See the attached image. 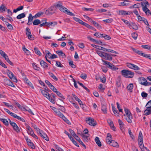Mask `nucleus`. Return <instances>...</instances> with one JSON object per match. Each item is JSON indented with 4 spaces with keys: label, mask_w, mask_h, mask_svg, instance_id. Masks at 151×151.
I'll return each mask as SVG.
<instances>
[{
    "label": "nucleus",
    "mask_w": 151,
    "mask_h": 151,
    "mask_svg": "<svg viewBox=\"0 0 151 151\" xmlns=\"http://www.w3.org/2000/svg\"><path fill=\"white\" fill-rule=\"evenodd\" d=\"M124 110L127 116V117L125 118L126 119L128 123H131L132 122L131 119L132 116V115H131V112L128 109L126 108H124Z\"/></svg>",
    "instance_id": "f257e3e1"
},
{
    "label": "nucleus",
    "mask_w": 151,
    "mask_h": 151,
    "mask_svg": "<svg viewBox=\"0 0 151 151\" xmlns=\"http://www.w3.org/2000/svg\"><path fill=\"white\" fill-rule=\"evenodd\" d=\"M122 75L127 78H132V72L127 70H123L121 71Z\"/></svg>",
    "instance_id": "f03ea898"
},
{
    "label": "nucleus",
    "mask_w": 151,
    "mask_h": 151,
    "mask_svg": "<svg viewBox=\"0 0 151 151\" xmlns=\"http://www.w3.org/2000/svg\"><path fill=\"white\" fill-rule=\"evenodd\" d=\"M42 94L47 99H48L49 101L52 104H54L55 103V101L54 99H52L51 97H50L49 94L48 93L46 92V91L42 90H41Z\"/></svg>",
    "instance_id": "7ed1b4c3"
},
{
    "label": "nucleus",
    "mask_w": 151,
    "mask_h": 151,
    "mask_svg": "<svg viewBox=\"0 0 151 151\" xmlns=\"http://www.w3.org/2000/svg\"><path fill=\"white\" fill-rule=\"evenodd\" d=\"M102 61L104 63L105 65L108 68H110L113 70H116L118 69V68H116L115 66L113 65L110 63L106 61L103 59L102 60Z\"/></svg>",
    "instance_id": "20e7f679"
},
{
    "label": "nucleus",
    "mask_w": 151,
    "mask_h": 151,
    "mask_svg": "<svg viewBox=\"0 0 151 151\" xmlns=\"http://www.w3.org/2000/svg\"><path fill=\"white\" fill-rule=\"evenodd\" d=\"M26 128L27 129V131L28 133L31 135L33 137L36 138L38 139L37 137L35 135L34 132H33L32 129L29 126L27 125H26Z\"/></svg>",
    "instance_id": "39448f33"
},
{
    "label": "nucleus",
    "mask_w": 151,
    "mask_h": 151,
    "mask_svg": "<svg viewBox=\"0 0 151 151\" xmlns=\"http://www.w3.org/2000/svg\"><path fill=\"white\" fill-rule=\"evenodd\" d=\"M139 81L140 84L145 86H149L151 84V83L148 82L143 77H140Z\"/></svg>",
    "instance_id": "423d86ee"
},
{
    "label": "nucleus",
    "mask_w": 151,
    "mask_h": 151,
    "mask_svg": "<svg viewBox=\"0 0 151 151\" xmlns=\"http://www.w3.org/2000/svg\"><path fill=\"white\" fill-rule=\"evenodd\" d=\"M86 121L91 126H94L96 124V122L94 119L91 117L86 118Z\"/></svg>",
    "instance_id": "0eeeda50"
},
{
    "label": "nucleus",
    "mask_w": 151,
    "mask_h": 151,
    "mask_svg": "<svg viewBox=\"0 0 151 151\" xmlns=\"http://www.w3.org/2000/svg\"><path fill=\"white\" fill-rule=\"evenodd\" d=\"M62 3L61 2H59L58 4L55 5V7L58 8L61 11L65 12V11L66 10V8L63 7L62 5Z\"/></svg>",
    "instance_id": "6e6552de"
},
{
    "label": "nucleus",
    "mask_w": 151,
    "mask_h": 151,
    "mask_svg": "<svg viewBox=\"0 0 151 151\" xmlns=\"http://www.w3.org/2000/svg\"><path fill=\"white\" fill-rule=\"evenodd\" d=\"M6 73L10 79H12L13 81L17 82V80L12 72L8 70H7Z\"/></svg>",
    "instance_id": "1a4fd4ad"
},
{
    "label": "nucleus",
    "mask_w": 151,
    "mask_h": 151,
    "mask_svg": "<svg viewBox=\"0 0 151 151\" xmlns=\"http://www.w3.org/2000/svg\"><path fill=\"white\" fill-rule=\"evenodd\" d=\"M56 11L55 6H51L47 10H46L45 13L47 14H54Z\"/></svg>",
    "instance_id": "9d476101"
},
{
    "label": "nucleus",
    "mask_w": 151,
    "mask_h": 151,
    "mask_svg": "<svg viewBox=\"0 0 151 151\" xmlns=\"http://www.w3.org/2000/svg\"><path fill=\"white\" fill-rule=\"evenodd\" d=\"M138 142L139 146L143 144L142 134L141 131H140L139 133L138 138Z\"/></svg>",
    "instance_id": "9b49d317"
},
{
    "label": "nucleus",
    "mask_w": 151,
    "mask_h": 151,
    "mask_svg": "<svg viewBox=\"0 0 151 151\" xmlns=\"http://www.w3.org/2000/svg\"><path fill=\"white\" fill-rule=\"evenodd\" d=\"M4 83L5 84L11 86L12 87H15L14 85L13 84V83L9 80L5 78L4 79Z\"/></svg>",
    "instance_id": "f8f14e48"
},
{
    "label": "nucleus",
    "mask_w": 151,
    "mask_h": 151,
    "mask_svg": "<svg viewBox=\"0 0 151 151\" xmlns=\"http://www.w3.org/2000/svg\"><path fill=\"white\" fill-rule=\"evenodd\" d=\"M112 139L111 134L109 133H108L106 139V143L109 145L111 144V141L113 140Z\"/></svg>",
    "instance_id": "ddd939ff"
},
{
    "label": "nucleus",
    "mask_w": 151,
    "mask_h": 151,
    "mask_svg": "<svg viewBox=\"0 0 151 151\" xmlns=\"http://www.w3.org/2000/svg\"><path fill=\"white\" fill-rule=\"evenodd\" d=\"M103 58L105 60L110 61L111 60H112V58L111 57V55L109 54L106 53H104Z\"/></svg>",
    "instance_id": "4468645a"
},
{
    "label": "nucleus",
    "mask_w": 151,
    "mask_h": 151,
    "mask_svg": "<svg viewBox=\"0 0 151 151\" xmlns=\"http://www.w3.org/2000/svg\"><path fill=\"white\" fill-rule=\"evenodd\" d=\"M140 69V68L137 66L133 64V70H134L137 73L139 74H141L142 73L139 70Z\"/></svg>",
    "instance_id": "2eb2a0df"
},
{
    "label": "nucleus",
    "mask_w": 151,
    "mask_h": 151,
    "mask_svg": "<svg viewBox=\"0 0 151 151\" xmlns=\"http://www.w3.org/2000/svg\"><path fill=\"white\" fill-rule=\"evenodd\" d=\"M54 109H55V110L54 111L56 113V115L63 119V117L65 116L62 113L60 112L58 109H57L55 108H54Z\"/></svg>",
    "instance_id": "dca6fc26"
},
{
    "label": "nucleus",
    "mask_w": 151,
    "mask_h": 151,
    "mask_svg": "<svg viewBox=\"0 0 151 151\" xmlns=\"http://www.w3.org/2000/svg\"><path fill=\"white\" fill-rule=\"evenodd\" d=\"M146 108L147 109L144 112V114L145 115H149L151 113V107L147 106Z\"/></svg>",
    "instance_id": "f3484780"
},
{
    "label": "nucleus",
    "mask_w": 151,
    "mask_h": 151,
    "mask_svg": "<svg viewBox=\"0 0 151 151\" xmlns=\"http://www.w3.org/2000/svg\"><path fill=\"white\" fill-rule=\"evenodd\" d=\"M40 135L46 141H48L49 140V138L47 136V134L43 131L41 132V133H40Z\"/></svg>",
    "instance_id": "a211bd4d"
},
{
    "label": "nucleus",
    "mask_w": 151,
    "mask_h": 151,
    "mask_svg": "<svg viewBox=\"0 0 151 151\" xmlns=\"http://www.w3.org/2000/svg\"><path fill=\"white\" fill-rule=\"evenodd\" d=\"M130 12H127L124 10H120L119 11V15H126L129 14Z\"/></svg>",
    "instance_id": "6ab92c4d"
},
{
    "label": "nucleus",
    "mask_w": 151,
    "mask_h": 151,
    "mask_svg": "<svg viewBox=\"0 0 151 151\" xmlns=\"http://www.w3.org/2000/svg\"><path fill=\"white\" fill-rule=\"evenodd\" d=\"M43 53L45 55V57L48 58H49L51 59V57L52 54L47 50H46L45 52H43Z\"/></svg>",
    "instance_id": "aec40b11"
},
{
    "label": "nucleus",
    "mask_w": 151,
    "mask_h": 151,
    "mask_svg": "<svg viewBox=\"0 0 151 151\" xmlns=\"http://www.w3.org/2000/svg\"><path fill=\"white\" fill-rule=\"evenodd\" d=\"M133 12L137 16L138 20L142 21V18L139 14L138 11L136 9H134L133 10Z\"/></svg>",
    "instance_id": "412c9836"
},
{
    "label": "nucleus",
    "mask_w": 151,
    "mask_h": 151,
    "mask_svg": "<svg viewBox=\"0 0 151 151\" xmlns=\"http://www.w3.org/2000/svg\"><path fill=\"white\" fill-rule=\"evenodd\" d=\"M77 141H78L79 143L81 144L82 145L84 146L85 148H86V147L85 145L83 144L82 141L81 140L80 138L77 135H76L75 137H74Z\"/></svg>",
    "instance_id": "4be33fe9"
},
{
    "label": "nucleus",
    "mask_w": 151,
    "mask_h": 151,
    "mask_svg": "<svg viewBox=\"0 0 151 151\" xmlns=\"http://www.w3.org/2000/svg\"><path fill=\"white\" fill-rule=\"evenodd\" d=\"M81 136L83 138V140L85 142H88L90 139L88 136H86L84 134H82Z\"/></svg>",
    "instance_id": "5701e85b"
},
{
    "label": "nucleus",
    "mask_w": 151,
    "mask_h": 151,
    "mask_svg": "<svg viewBox=\"0 0 151 151\" xmlns=\"http://www.w3.org/2000/svg\"><path fill=\"white\" fill-rule=\"evenodd\" d=\"M92 24H93L94 26L97 27L99 29H102L101 26L98 23H97L96 22L92 20V21L91 22Z\"/></svg>",
    "instance_id": "b1692460"
},
{
    "label": "nucleus",
    "mask_w": 151,
    "mask_h": 151,
    "mask_svg": "<svg viewBox=\"0 0 151 151\" xmlns=\"http://www.w3.org/2000/svg\"><path fill=\"white\" fill-rule=\"evenodd\" d=\"M40 63L41 66L44 68H47L48 67L47 63L42 60L40 61Z\"/></svg>",
    "instance_id": "393cba45"
},
{
    "label": "nucleus",
    "mask_w": 151,
    "mask_h": 151,
    "mask_svg": "<svg viewBox=\"0 0 151 151\" xmlns=\"http://www.w3.org/2000/svg\"><path fill=\"white\" fill-rule=\"evenodd\" d=\"M72 95L75 100L78 102L79 104L80 105H83V104H82V101L76 96L75 94H72Z\"/></svg>",
    "instance_id": "a878e982"
},
{
    "label": "nucleus",
    "mask_w": 151,
    "mask_h": 151,
    "mask_svg": "<svg viewBox=\"0 0 151 151\" xmlns=\"http://www.w3.org/2000/svg\"><path fill=\"white\" fill-rule=\"evenodd\" d=\"M110 145H111L113 147H119V145L117 142H115L114 140H112L111 141V144H109Z\"/></svg>",
    "instance_id": "bb28decb"
},
{
    "label": "nucleus",
    "mask_w": 151,
    "mask_h": 151,
    "mask_svg": "<svg viewBox=\"0 0 151 151\" xmlns=\"http://www.w3.org/2000/svg\"><path fill=\"white\" fill-rule=\"evenodd\" d=\"M91 45L94 47H95L98 49L103 50L104 51H105V48L104 47L94 45Z\"/></svg>",
    "instance_id": "cd10ccee"
},
{
    "label": "nucleus",
    "mask_w": 151,
    "mask_h": 151,
    "mask_svg": "<svg viewBox=\"0 0 151 151\" xmlns=\"http://www.w3.org/2000/svg\"><path fill=\"white\" fill-rule=\"evenodd\" d=\"M0 120L2 122L3 124L6 126H8L9 125V122L7 120L1 118H0Z\"/></svg>",
    "instance_id": "c85d7f7f"
},
{
    "label": "nucleus",
    "mask_w": 151,
    "mask_h": 151,
    "mask_svg": "<svg viewBox=\"0 0 151 151\" xmlns=\"http://www.w3.org/2000/svg\"><path fill=\"white\" fill-rule=\"evenodd\" d=\"M100 35L102 37L104 38L106 40H109L111 39V37L109 36L106 35L105 34H100Z\"/></svg>",
    "instance_id": "c756f323"
},
{
    "label": "nucleus",
    "mask_w": 151,
    "mask_h": 151,
    "mask_svg": "<svg viewBox=\"0 0 151 151\" xmlns=\"http://www.w3.org/2000/svg\"><path fill=\"white\" fill-rule=\"evenodd\" d=\"M56 52L59 56L61 55L63 57H65V53H63L62 50L57 51Z\"/></svg>",
    "instance_id": "7c9ffc66"
},
{
    "label": "nucleus",
    "mask_w": 151,
    "mask_h": 151,
    "mask_svg": "<svg viewBox=\"0 0 151 151\" xmlns=\"http://www.w3.org/2000/svg\"><path fill=\"white\" fill-rule=\"evenodd\" d=\"M95 142L99 147H100L101 146V143L98 137H96Z\"/></svg>",
    "instance_id": "2f4dec72"
},
{
    "label": "nucleus",
    "mask_w": 151,
    "mask_h": 151,
    "mask_svg": "<svg viewBox=\"0 0 151 151\" xmlns=\"http://www.w3.org/2000/svg\"><path fill=\"white\" fill-rule=\"evenodd\" d=\"M133 51L135 52L137 54H138L142 56V54H143V53H142L141 51H140L137 49H136L134 48H133Z\"/></svg>",
    "instance_id": "473e14b6"
},
{
    "label": "nucleus",
    "mask_w": 151,
    "mask_h": 151,
    "mask_svg": "<svg viewBox=\"0 0 151 151\" xmlns=\"http://www.w3.org/2000/svg\"><path fill=\"white\" fill-rule=\"evenodd\" d=\"M73 19L76 21L78 22L79 23L82 25H83L84 23L83 22L78 18L74 17H73Z\"/></svg>",
    "instance_id": "72a5a7b5"
},
{
    "label": "nucleus",
    "mask_w": 151,
    "mask_h": 151,
    "mask_svg": "<svg viewBox=\"0 0 151 151\" xmlns=\"http://www.w3.org/2000/svg\"><path fill=\"white\" fill-rule=\"evenodd\" d=\"M4 110L8 114H10L11 116H12L13 117L15 115V114L11 112L9 110L6 109H4Z\"/></svg>",
    "instance_id": "f704fd0d"
},
{
    "label": "nucleus",
    "mask_w": 151,
    "mask_h": 151,
    "mask_svg": "<svg viewBox=\"0 0 151 151\" xmlns=\"http://www.w3.org/2000/svg\"><path fill=\"white\" fill-rule=\"evenodd\" d=\"M56 93L57 94V95L60 97L62 99H60V100L63 101V99H65L64 96H63V95L59 91H57Z\"/></svg>",
    "instance_id": "c9c22d12"
},
{
    "label": "nucleus",
    "mask_w": 151,
    "mask_h": 151,
    "mask_svg": "<svg viewBox=\"0 0 151 151\" xmlns=\"http://www.w3.org/2000/svg\"><path fill=\"white\" fill-rule=\"evenodd\" d=\"M25 17V14L24 13H22L18 15L17 17V18L18 19H20L23 18Z\"/></svg>",
    "instance_id": "e433bc0d"
},
{
    "label": "nucleus",
    "mask_w": 151,
    "mask_h": 151,
    "mask_svg": "<svg viewBox=\"0 0 151 151\" xmlns=\"http://www.w3.org/2000/svg\"><path fill=\"white\" fill-rule=\"evenodd\" d=\"M16 105L18 107V108L22 110L25 111L26 110V109L25 108L23 107V106L21 105L19 103H16Z\"/></svg>",
    "instance_id": "4c0bfd02"
},
{
    "label": "nucleus",
    "mask_w": 151,
    "mask_h": 151,
    "mask_svg": "<svg viewBox=\"0 0 151 151\" xmlns=\"http://www.w3.org/2000/svg\"><path fill=\"white\" fill-rule=\"evenodd\" d=\"M41 23L40 20L38 19H36L34 21L33 24L34 25H38Z\"/></svg>",
    "instance_id": "58836bf2"
},
{
    "label": "nucleus",
    "mask_w": 151,
    "mask_h": 151,
    "mask_svg": "<svg viewBox=\"0 0 151 151\" xmlns=\"http://www.w3.org/2000/svg\"><path fill=\"white\" fill-rule=\"evenodd\" d=\"M101 110L103 111L104 114H106L107 113V108L106 106L104 105H103L102 106Z\"/></svg>",
    "instance_id": "ea45409f"
},
{
    "label": "nucleus",
    "mask_w": 151,
    "mask_h": 151,
    "mask_svg": "<svg viewBox=\"0 0 151 151\" xmlns=\"http://www.w3.org/2000/svg\"><path fill=\"white\" fill-rule=\"evenodd\" d=\"M6 25L7 26L8 28L10 30H12L13 29V26L10 24H9V23L7 22H6Z\"/></svg>",
    "instance_id": "a19ab883"
},
{
    "label": "nucleus",
    "mask_w": 151,
    "mask_h": 151,
    "mask_svg": "<svg viewBox=\"0 0 151 151\" xmlns=\"http://www.w3.org/2000/svg\"><path fill=\"white\" fill-rule=\"evenodd\" d=\"M6 9H7L6 8L4 4H2L0 6V12H1L5 11Z\"/></svg>",
    "instance_id": "79ce46f5"
},
{
    "label": "nucleus",
    "mask_w": 151,
    "mask_h": 151,
    "mask_svg": "<svg viewBox=\"0 0 151 151\" xmlns=\"http://www.w3.org/2000/svg\"><path fill=\"white\" fill-rule=\"evenodd\" d=\"M127 89L130 92L132 91V83L130 84L127 86Z\"/></svg>",
    "instance_id": "37998d69"
},
{
    "label": "nucleus",
    "mask_w": 151,
    "mask_h": 151,
    "mask_svg": "<svg viewBox=\"0 0 151 151\" xmlns=\"http://www.w3.org/2000/svg\"><path fill=\"white\" fill-rule=\"evenodd\" d=\"M14 118H16L18 120H20L23 122H25V120L23 118H22L18 116H17L16 114L15 116H14Z\"/></svg>",
    "instance_id": "c03bdc74"
},
{
    "label": "nucleus",
    "mask_w": 151,
    "mask_h": 151,
    "mask_svg": "<svg viewBox=\"0 0 151 151\" xmlns=\"http://www.w3.org/2000/svg\"><path fill=\"white\" fill-rule=\"evenodd\" d=\"M34 51L35 52V53L37 54V55H41V53L40 52V51L36 47H35L34 48Z\"/></svg>",
    "instance_id": "a18cd8bd"
},
{
    "label": "nucleus",
    "mask_w": 151,
    "mask_h": 151,
    "mask_svg": "<svg viewBox=\"0 0 151 151\" xmlns=\"http://www.w3.org/2000/svg\"><path fill=\"white\" fill-rule=\"evenodd\" d=\"M49 74L50 76L53 78L55 80L57 81L58 80V79L52 73H49Z\"/></svg>",
    "instance_id": "49530a36"
},
{
    "label": "nucleus",
    "mask_w": 151,
    "mask_h": 151,
    "mask_svg": "<svg viewBox=\"0 0 151 151\" xmlns=\"http://www.w3.org/2000/svg\"><path fill=\"white\" fill-rule=\"evenodd\" d=\"M9 123L10 124L12 127L13 129L17 125V124L14 122H12L10 119H9Z\"/></svg>",
    "instance_id": "de8ad7c7"
},
{
    "label": "nucleus",
    "mask_w": 151,
    "mask_h": 151,
    "mask_svg": "<svg viewBox=\"0 0 151 151\" xmlns=\"http://www.w3.org/2000/svg\"><path fill=\"white\" fill-rule=\"evenodd\" d=\"M142 96L144 98H146L148 96V94L145 91H143L141 93Z\"/></svg>",
    "instance_id": "09e8293b"
},
{
    "label": "nucleus",
    "mask_w": 151,
    "mask_h": 151,
    "mask_svg": "<svg viewBox=\"0 0 151 151\" xmlns=\"http://www.w3.org/2000/svg\"><path fill=\"white\" fill-rule=\"evenodd\" d=\"M43 13L42 12H38L34 16V18H37L40 17V16L43 15Z\"/></svg>",
    "instance_id": "8fccbe9b"
},
{
    "label": "nucleus",
    "mask_w": 151,
    "mask_h": 151,
    "mask_svg": "<svg viewBox=\"0 0 151 151\" xmlns=\"http://www.w3.org/2000/svg\"><path fill=\"white\" fill-rule=\"evenodd\" d=\"M112 110L114 113L115 114H118V111L116 109L114 106H112Z\"/></svg>",
    "instance_id": "3c124183"
},
{
    "label": "nucleus",
    "mask_w": 151,
    "mask_h": 151,
    "mask_svg": "<svg viewBox=\"0 0 151 151\" xmlns=\"http://www.w3.org/2000/svg\"><path fill=\"white\" fill-rule=\"evenodd\" d=\"M142 54V56L144 57L145 58H149L150 60H151V55L146 54L144 53Z\"/></svg>",
    "instance_id": "603ef678"
},
{
    "label": "nucleus",
    "mask_w": 151,
    "mask_h": 151,
    "mask_svg": "<svg viewBox=\"0 0 151 151\" xmlns=\"http://www.w3.org/2000/svg\"><path fill=\"white\" fill-rule=\"evenodd\" d=\"M139 146L141 149V151H145V149L146 150L147 149V148L146 147H144V144L141 145H139Z\"/></svg>",
    "instance_id": "864d4df0"
},
{
    "label": "nucleus",
    "mask_w": 151,
    "mask_h": 151,
    "mask_svg": "<svg viewBox=\"0 0 151 151\" xmlns=\"http://www.w3.org/2000/svg\"><path fill=\"white\" fill-rule=\"evenodd\" d=\"M65 12H67V14L68 15H70V16H74L75 15L73 13L70 12V11H69L67 9H66V10H65Z\"/></svg>",
    "instance_id": "5fc2aeb1"
},
{
    "label": "nucleus",
    "mask_w": 151,
    "mask_h": 151,
    "mask_svg": "<svg viewBox=\"0 0 151 151\" xmlns=\"http://www.w3.org/2000/svg\"><path fill=\"white\" fill-rule=\"evenodd\" d=\"M142 3V10L143 11L145 12H146V11L148 9L147 6H144V5H143V4L142 2H141Z\"/></svg>",
    "instance_id": "6e6d98bb"
},
{
    "label": "nucleus",
    "mask_w": 151,
    "mask_h": 151,
    "mask_svg": "<svg viewBox=\"0 0 151 151\" xmlns=\"http://www.w3.org/2000/svg\"><path fill=\"white\" fill-rule=\"evenodd\" d=\"M97 54L99 55L100 56L103 57V58L104 56V52H102L99 51H97Z\"/></svg>",
    "instance_id": "4d7b16f0"
},
{
    "label": "nucleus",
    "mask_w": 151,
    "mask_h": 151,
    "mask_svg": "<svg viewBox=\"0 0 151 151\" xmlns=\"http://www.w3.org/2000/svg\"><path fill=\"white\" fill-rule=\"evenodd\" d=\"M69 65L72 68H75L76 67V66L75 65L73 64V62L72 61H70L69 63Z\"/></svg>",
    "instance_id": "13d9d810"
},
{
    "label": "nucleus",
    "mask_w": 151,
    "mask_h": 151,
    "mask_svg": "<svg viewBox=\"0 0 151 151\" xmlns=\"http://www.w3.org/2000/svg\"><path fill=\"white\" fill-rule=\"evenodd\" d=\"M69 131L73 137H75L76 134H75L74 131L71 129H69Z\"/></svg>",
    "instance_id": "bf43d9fd"
},
{
    "label": "nucleus",
    "mask_w": 151,
    "mask_h": 151,
    "mask_svg": "<svg viewBox=\"0 0 151 151\" xmlns=\"http://www.w3.org/2000/svg\"><path fill=\"white\" fill-rule=\"evenodd\" d=\"M82 9L84 11H93L94 10L92 8H87L85 7H83Z\"/></svg>",
    "instance_id": "052dcab7"
},
{
    "label": "nucleus",
    "mask_w": 151,
    "mask_h": 151,
    "mask_svg": "<svg viewBox=\"0 0 151 151\" xmlns=\"http://www.w3.org/2000/svg\"><path fill=\"white\" fill-rule=\"evenodd\" d=\"M26 83L27 84L29 85L32 88L34 89V87L32 85V84L27 79L26 80Z\"/></svg>",
    "instance_id": "680f3d73"
},
{
    "label": "nucleus",
    "mask_w": 151,
    "mask_h": 151,
    "mask_svg": "<svg viewBox=\"0 0 151 151\" xmlns=\"http://www.w3.org/2000/svg\"><path fill=\"white\" fill-rule=\"evenodd\" d=\"M54 92L56 93V92L57 91V90L56 88L54 87L52 85H51V86L49 87Z\"/></svg>",
    "instance_id": "e2e57ef3"
},
{
    "label": "nucleus",
    "mask_w": 151,
    "mask_h": 151,
    "mask_svg": "<svg viewBox=\"0 0 151 151\" xmlns=\"http://www.w3.org/2000/svg\"><path fill=\"white\" fill-rule=\"evenodd\" d=\"M56 65L58 67H63V65H61L60 62L58 61H56Z\"/></svg>",
    "instance_id": "0e129e2a"
},
{
    "label": "nucleus",
    "mask_w": 151,
    "mask_h": 151,
    "mask_svg": "<svg viewBox=\"0 0 151 151\" xmlns=\"http://www.w3.org/2000/svg\"><path fill=\"white\" fill-rule=\"evenodd\" d=\"M103 21L105 22L109 23H111L113 21V19L111 18H110L103 20Z\"/></svg>",
    "instance_id": "69168bd1"
},
{
    "label": "nucleus",
    "mask_w": 151,
    "mask_h": 151,
    "mask_svg": "<svg viewBox=\"0 0 151 151\" xmlns=\"http://www.w3.org/2000/svg\"><path fill=\"white\" fill-rule=\"evenodd\" d=\"M13 129L17 133H19L20 132V129L17 125H16Z\"/></svg>",
    "instance_id": "338daca9"
},
{
    "label": "nucleus",
    "mask_w": 151,
    "mask_h": 151,
    "mask_svg": "<svg viewBox=\"0 0 151 151\" xmlns=\"http://www.w3.org/2000/svg\"><path fill=\"white\" fill-rule=\"evenodd\" d=\"M27 145L30 147H31L33 149H34L35 148V146L34 145V144L32 142H30L29 143L27 144Z\"/></svg>",
    "instance_id": "774afa93"
}]
</instances>
